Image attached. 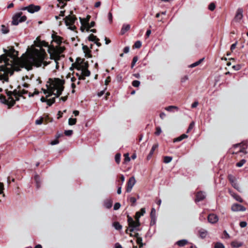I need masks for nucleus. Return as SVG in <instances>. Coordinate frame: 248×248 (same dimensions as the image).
Masks as SVG:
<instances>
[{"label":"nucleus","instance_id":"obj_1","mask_svg":"<svg viewBox=\"0 0 248 248\" xmlns=\"http://www.w3.org/2000/svg\"><path fill=\"white\" fill-rule=\"evenodd\" d=\"M8 49L3 48L4 54L0 56V63L4 62L3 66H5L7 70H12L13 71H19L21 70L20 62L18 60V52L15 50L14 46L8 47Z\"/></svg>","mask_w":248,"mask_h":248},{"label":"nucleus","instance_id":"obj_2","mask_svg":"<svg viewBox=\"0 0 248 248\" xmlns=\"http://www.w3.org/2000/svg\"><path fill=\"white\" fill-rule=\"evenodd\" d=\"M34 43L35 46L40 47V49L34 48L31 56V58L33 60L34 64L37 67L41 66L42 63L44 64V66H46L50 63V62L44 61L46 59L47 55L43 47H48L49 48L50 46H49L47 42L45 41H41L39 37L37 38Z\"/></svg>","mask_w":248,"mask_h":248},{"label":"nucleus","instance_id":"obj_3","mask_svg":"<svg viewBox=\"0 0 248 248\" xmlns=\"http://www.w3.org/2000/svg\"><path fill=\"white\" fill-rule=\"evenodd\" d=\"M60 50H58L54 46L50 45L49 48L48 49V52L50 54V58L51 60H54L56 63V68L58 69L59 67L58 61L60 60L61 53L62 52L63 48L59 47Z\"/></svg>","mask_w":248,"mask_h":248},{"label":"nucleus","instance_id":"obj_4","mask_svg":"<svg viewBox=\"0 0 248 248\" xmlns=\"http://www.w3.org/2000/svg\"><path fill=\"white\" fill-rule=\"evenodd\" d=\"M127 222L128 225V228H127L125 232L126 233H128V232L129 231L130 232H134V228L140 226V219H135L134 220L133 218L127 215Z\"/></svg>","mask_w":248,"mask_h":248},{"label":"nucleus","instance_id":"obj_5","mask_svg":"<svg viewBox=\"0 0 248 248\" xmlns=\"http://www.w3.org/2000/svg\"><path fill=\"white\" fill-rule=\"evenodd\" d=\"M6 69L5 66L3 65L0 66V80H3L8 82L9 81V76H12L13 71L12 70H7L6 71Z\"/></svg>","mask_w":248,"mask_h":248},{"label":"nucleus","instance_id":"obj_6","mask_svg":"<svg viewBox=\"0 0 248 248\" xmlns=\"http://www.w3.org/2000/svg\"><path fill=\"white\" fill-rule=\"evenodd\" d=\"M49 82L51 85L53 86L52 88L54 91L55 89L60 90L63 89L64 90V87L63 85L65 83V81L63 79H61L59 78H49Z\"/></svg>","mask_w":248,"mask_h":248},{"label":"nucleus","instance_id":"obj_7","mask_svg":"<svg viewBox=\"0 0 248 248\" xmlns=\"http://www.w3.org/2000/svg\"><path fill=\"white\" fill-rule=\"evenodd\" d=\"M23 13L22 12H18L13 17L12 24L14 25H17L19 23L23 22L27 20V16H23Z\"/></svg>","mask_w":248,"mask_h":248},{"label":"nucleus","instance_id":"obj_8","mask_svg":"<svg viewBox=\"0 0 248 248\" xmlns=\"http://www.w3.org/2000/svg\"><path fill=\"white\" fill-rule=\"evenodd\" d=\"M23 13L22 12H18L13 17L12 24L14 25H17L19 23L23 22L27 20V16H23Z\"/></svg>","mask_w":248,"mask_h":248},{"label":"nucleus","instance_id":"obj_9","mask_svg":"<svg viewBox=\"0 0 248 248\" xmlns=\"http://www.w3.org/2000/svg\"><path fill=\"white\" fill-rule=\"evenodd\" d=\"M65 23L66 26H72L74 24L75 21L77 18L75 15H73V12L70 11V14L66 16L65 18Z\"/></svg>","mask_w":248,"mask_h":248},{"label":"nucleus","instance_id":"obj_10","mask_svg":"<svg viewBox=\"0 0 248 248\" xmlns=\"http://www.w3.org/2000/svg\"><path fill=\"white\" fill-rule=\"evenodd\" d=\"M31 60V62L28 60H25L20 62V67L22 68H25L28 71L31 70L32 69V66L34 65L36 67V66L34 64L33 60L30 58Z\"/></svg>","mask_w":248,"mask_h":248},{"label":"nucleus","instance_id":"obj_11","mask_svg":"<svg viewBox=\"0 0 248 248\" xmlns=\"http://www.w3.org/2000/svg\"><path fill=\"white\" fill-rule=\"evenodd\" d=\"M135 183H136V180H135L134 177H133V176L131 177L129 179L128 181L127 182V184H126V191L127 192H130L131 191L132 188L133 186H134V185H135Z\"/></svg>","mask_w":248,"mask_h":248},{"label":"nucleus","instance_id":"obj_12","mask_svg":"<svg viewBox=\"0 0 248 248\" xmlns=\"http://www.w3.org/2000/svg\"><path fill=\"white\" fill-rule=\"evenodd\" d=\"M91 16L87 15V16H86V18H82L80 17L79 18L81 24L82 25V26L81 27V30L82 31H84V27L86 25H89V22L91 19Z\"/></svg>","mask_w":248,"mask_h":248},{"label":"nucleus","instance_id":"obj_13","mask_svg":"<svg viewBox=\"0 0 248 248\" xmlns=\"http://www.w3.org/2000/svg\"><path fill=\"white\" fill-rule=\"evenodd\" d=\"M207 219L210 223L215 224L218 221V217L217 215L214 214H210L208 216Z\"/></svg>","mask_w":248,"mask_h":248},{"label":"nucleus","instance_id":"obj_14","mask_svg":"<svg viewBox=\"0 0 248 248\" xmlns=\"http://www.w3.org/2000/svg\"><path fill=\"white\" fill-rule=\"evenodd\" d=\"M231 209L233 211L235 212L244 211L246 210V208L244 206L238 203L233 204L232 206Z\"/></svg>","mask_w":248,"mask_h":248},{"label":"nucleus","instance_id":"obj_15","mask_svg":"<svg viewBox=\"0 0 248 248\" xmlns=\"http://www.w3.org/2000/svg\"><path fill=\"white\" fill-rule=\"evenodd\" d=\"M205 198L204 193L202 191L198 192L196 194V199L195 201L196 202L202 201Z\"/></svg>","mask_w":248,"mask_h":248},{"label":"nucleus","instance_id":"obj_16","mask_svg":"<svg viewBox=\"0 0 248 248\" xmlns=\"http://www.w3.org/2000/svg\"><path fill=\"white\" fill-rule=\"evenodd\" d=\"M82 49L85 53V56L86 58H92V55L91 54V50L89 47L87 46L82 44Z\"/></svg>","mask_w":248,"mask_h":248},{"label":"nucleus","instance_id":"obj_17","mask_svg":"<svg viewBox=\"0 0 248 248\" xmlns=\"http://www.w3.org/2000/svg\"><path fill=\"white\" fill-rule=\"evenodd\" d=\"M29 7L30 8H28V11L30 13H33L35 12H38L41 9L40 6L34 5L33 4L29 5Z\"/></svg>","mask_w":248,"mask_h":248},{"label":"nucleus","instance_id":"obj_18","mask_svg":"<svg viewBox=\"0 0 248 248\" xmlns=\"http://www.w3.org/2000/svg\"><path fill=\"white\" fill-rule=\"evenodd\" d=\"M52 41L56 42L59 45H60L62 44L63 40V38L62 37L54 33L52 34Z\"/></svg>","mask_w":248,"mask_h":248},{"label":"nucleus","instance_id":"obj_19","mask_svg":"<svg viewBox=\"0 0 248 248\" xmlns=\"http://www.w3.org/2000/svg\"><path fill=\"white\" fill-rule=\"evenodd\" d=\"M85 61V59L80 58H78L75 63L72 64V66L78 70V68L79 67L82 63Z\"/></svg>","mask_w":248,"mask_h":248},{"label":"nucleus","instance_id":"obj_20","mask_svg":"<svg viewBox=\"0 0 248 248\" xmlns=\"http://www.w3.org/2000/svg\"><path fill=\"white\" fill-rule=\"evenodd\" d=\"M243 9L242 8H238L237 10L236 15L235 16V19L236 21H240L243 17Z\"/></svg>","mask_w":248,"mask_h":248},{"label":"nucleus","instance_id":"obj_21","mask_svg":"<svg viewBox=\"0 0 248 248\" xmlns=\"http://www.w3.org/2000/svg\"><path fill=\"white\" fill-rule=\"evenodd\" d=\"M7 96H8V99H7L8 103L6 105L8 106V108H10L15 105L16 104V100H15L14 98L12 97V95Z\"/></svg>","mask_w":248,"mask_h":248},{"label":"nucleus","instance_id":"obj_22","mask_svg":"<svg viewBox=\"0 0 248 248\" xmlns=\"http://www.w3.org/2000/svg\"><path fill=\"white\" fill-rule=\"evenodd\" d=\"M5 91L7 95H12L15 96H19L20 91H18L17 89H15L13 91H9L7 89H6Z\"/></svg>","mask_w":248,"mask_h":248},{"label":"nucleus","instance_id":"obj_23","mask_svg":"<svg viewBox=\"0 0 248 248\" xmlns=\"http://www.w3.org/2000/svg\"><path fill=\"white\" fill-rule=\"evenodd\" d=\"M158 145L157 143L153 145L149 155H148V156L147 157V160L150 159V158L152 157L153 155L154 154L155 151L158 148Z\"/></svg>","mask_w":248,"mask_h":248},{"label":"nucleus","instance_id":"obj_24","mask_svg":"<svg viewBox=\"0 0 248 248\" xmlns=\"http://www.w3.org/2000/svg\"><path fill=\"white\" fill-rule=\"evenodd\" d=\"M145 213V209L142 208L140 211L137 212L135 216V219H140L141 216H143Z\"/></svg>","mask_w":248,"mask_h":248},{"label":"nucleus","instance_id":"obj_25","mask_svg":"<svg viewBox=\"0 0 248 248\" xmlns=\"http://www.w3.org/2000/svg\"><path fill=\"white\" fill-rule=\"evenodd\" d=\"M113 201L111 199H107L104 201V206L106 208L109 209L112 206Z\"/></svg>","mask_w":248,"mask_h":248},{"label":"nucleus","instance_id":"obj_26","mask_svg":"<svg viewBox=\"0 0 248 248\" xmlns=\"http://www.w3.org/2000/svg\"><path fill=\"white\" fill-rule=\"evenodd\" d=\"M130 29V25L129 24L123 25L121 31V34L122 35L124 34L126 31H129Z\"/></svg>","mask_w":248,"mask_h":248},{"label":"nucleus","instance_id":"obj_27","mask_svg":"<svg viewBox=\"0 0 248 248\" xmlns=\"http://www.w3.org/2000/svg\"><path fill=\"white\" fill-rule=\"evenodd\" d=\"M198 232L200 237L202 239L205 238L208 233L207 231L203 229L199 230Z\"/></svg>","mask_w":248,"mask_h":248},{"label":"nucleus","instance_id":"obj_28","mask_svg":"<svg viewBox=\"0 0 248 248\" xmlns=\"http://www.w3.org/2000/svg\"><path fill=\"white\" fill-rule=\"evenodd\" d=\"M89 67V63L88 62L85 61L82 63L79 67L78 68V70L88 69Z\"/></svg>","mask_w":248,"mask_h":248},{"label":"nucleus","instance_id":"obj_29","mask_svg":"<svg viewBox=\"0 0 248 248\" xmlns=\"http://www.w3.org/2000/svg\"><path fill=\"white\" fill-rule=\"evenodd\" d=\"M70 0H57L59 2V4H58L57 6L60 7L61 9H63L66 5V2Z\"/></svg>","mask_w":248,"mask_h":248},{"label":"nucleus","instance_id":"obj_30","mask_svg":"<svg viewBox=\"0 0 248 248\" xmlns=\"http://www.w3.org/2000/svg\"><path fill=\"white\" fill-rule=\"evenodd\" d=\"M188 136L185 134L181 135L180 136L173 139V142H179L183 140L186 139Z\"/></svg>","mask_w":248,"mask_h":248},{"label":"nucleus","instance_id":"obj_31","mask_svg":"<svg viewBox=\"0 0 248 248\" xmlns=\"http://www.w3.org/2000/svg\"><path fill=\"white\" fill-rule=\"evenodd\" d=\"M242 245L243 243L237 241H233L231 243V246L232 248H239L242 246Z\"/></svg>","mask_w":248,"mask_h":248},{"label":"nucleus","instance_id":"obj_32","mask_svg":"<svg viewBox=\"0 0 248 248\" xmlns=\"http://www.w3.org/2000/svg\"><path fill=\"white\" fill-rule=\"evenodd\" d=\"M229 193L233 196V197L236 201H237L238 202H243V200L239 195H238L236 194L233 193H232L231 190H229Z\"/></svg>","mask_w":248,"mask_h":248},{"label":"nucleus","instance_id":"obj_33","mask_svg":"<svg viewBox=\"0 0 248 248\" xmlns=\"http://www.w3.org/2000/svg\"><path fill=\"white\" fill-rule=\"evenodd\" d=\"M187 244H188V241L185 239L179 240L176 242V244L179 247H184Z\"/></svg>","mask_w":248,"mask_h":248},{"label":"nucleus","instance_id":"obj_34","mask_svg":"<svg viewBox=\"0 0 248 248\" xmlns=\"http://www.w3.org/2000/svg\"><path fill=\"white\" fill-rule=\"evenodd\" d=\"M134 237L136 238V242L137 244L142 243V238L141 237L139 236V234L138 232H136L134 234Z\"/></svg>","mask_w":248,"mask_h":248},{"label":"nucleus","instance_id":"obj_35","mask_svg":"<svg viewBox=\"0 0 248 248\" xmlns=\"http://www.w3.org/2000/svg\"><path fill=\"white\" fill-rule=\"evenodd\" d=\"M95 25V22L94 21H92L90 24L89 23V25H86L84 27V29L85 28L86 29V31H89L90 29L92 28V27H94Z\"/></svg>","mask_w":248,"mask_h":248},{"label":"nucleus","instance_id":"obj_36","mask_svg":"<svg viewBox=\"0 0 248 248\" xmlns=\"http://www.w3.org/2000/svg\"><path fill=\"white\" fill-rule=\"evenodd\" d=\"M113 226L117 230H120L122 228V226L118 222H114L113 223Z\"/></svg>","mask_w":248,"mask_h":248},{"label":"nucleus","instance_id":"obj_37","mask_svg":"<svg viewBox=\"0 0 248 248\" xmlns=\"http://www.w3.org/2000/svg\"><path fill=\"white\" fill-rule=\"evenodd\" d=\"M1 27V31L3 33H7L9 31L8 28L6 26L2 25Z\"/></svg>","mask_w":248,"mask_h":248},{"label":"nucleus","instance_id":"obj_38","mask_svg":"<svg viewBox=\"0 0 248 248\" xmlns=\"http://www.w3.org/2000/svg\"><path fill=\"white\" fill-rule=\"evenodd\" d=\"M81 74L85 77H89L90 76L91 72L88 69L81 70Z\"/></svg>","mask_w":248,"mask_h":248},{"label":"nucleus","instance_id":"obj_39","mask_svg":"<svg viewBox=\"0 0 248 248\" xmlns=\"http://www.w3.org/2000/svg\"><path fill=\"white\" fill-rule=\"evenodd\" d=\"M55 102V97L51 99H47L46 103L48 106H51Z\"/></svg>","mask_w":248,"mask_h":248},{"label":"nucleus","instance_id":"obj_40","mask_svg":"<svg viewBox=\"0 0 248 248\" xmlns=\"http://www.w3.org/2000/svg\"><path fill=\"white\" fill-rule=\"evenodd\" d=\"M203 60H204L203 58L201 59L198 61L191 64L190 67H196V66L199 65L201 63V62L203 61Z\"/></svg>","mask_w":248,"mask_h":248},{"label":"nucleus","instance_id":"obj_41","mask_svg":"<svg viewBox=\"0 0 248 248\" xmlns=\"http://www.w3.org/2000/svg\"><path fill=\"white\" fill-rule=\"evenodd\" d=\"M88 38L89 41L93 42H95L98 39V38L96 36L94 35L93 34H91L88 36Z\"/></svg>","mask_w":248,"mask_h":248},{"label":"nucleus","instance_id":"obj_42","mask_svg":"<svg viewBox=\"0 0 248 248\" xmlns=\"http://www.w3.org/2000/svg\"><path fill=\"white\" fill-rule=\"evenodd\" d=\"M77 119L70 118L68 120V124L70 125H73L76 124Z\"/></svg>","mask_w":248,"mask_h":248},{"label":"nucleus","instance_id":"obj_43","mask_svg":"<svg viewBox=\"0 0 248 248\" xmlns=\"http://www.w3.org/2000/svg\"><path fill=\"white\" fill-rule=\"evenodd\" d=\"M55 90H57L56 91V93H55L54 92V93L53 94L55 95V97H59L62 93V91H63V89H61L60 90H59V89H55Z\"/></svg>","mask_w":248,"mask_h":248},{"label":"nucleus","instance_id":"obj_44","mask_svg":"<svg viewBox=\"0 0 248 248\" xmlns=\"http://www.w3.org/2000/svg\"><path fill=\"white\" fill-rule=\"evenodd\" d=\"M172 157L169 156H165L164 157L163 161L165 163H169L172 160Z\"/></svg>","mask_w":248,"mask_h":248},{"label":"nucleus","instance_id":"obj_45","mask_svg":"<svg viewBox=\"0 0 248 248\" xmlns=\"http://www.w3.org/2000/svg\"><path fill=\"white\" fill-rule=\"evenodd\" d=\"M0 100L3 104L6 105L8 103V101H7L6 97L3 94L0 95Z\"/></svg>","mask_w":248,"mask_h":248},{"label":"nucleus","instance_id":"obj_46","mask_svg":"<svg viewBox=\"0 0 248 248\" xmlns=\"http://www.w3.org/2000/svg\"><path fill=\"white\" fill-rule=\"evenodd\" d=\"M246 162V160L244 159L241 160L239 162L236 164L237 167H241Z\"/></svg>","mask_w":248,"mask_h":248},{"label":"nucleus","instance_id":"obj_47","mask_svg":"<svg viewBox=\"0 0 248 248\" xmlns=\"http://www.w3.org/2000/svg\"><path fill=\"white\" fill-rule=\"evenodd\" d=\"M138 60V57L137 56H135L133 57L132 63H131V68H133L134 67V66L135 65V63L137 62Z\"/></svg>","mask_w":248,"mask_h":248},{"label":"nucleus","instance_id":"obj_48","mask_svg":"<svg viewBox=\"0 0 248 248\" xmlns=\"http://www.w3.org/2000/svg\"><path fill=\"white\" fill-rule=\"evenodd\" d=\"M141 46V42L140 41H137L135 43L133 47L136 48H140Z\"/></svg>","mask_w":248,"mask_h":248},{"label":"nucleus","instance_id":"obj_49","mask_svg":"<svg viewBox=\"0 0 248 248\" xmlns=\"http://www.w3.org/2000/svg\"><path fill=\"white\" fill-rule=\"evenodd\" d=\"M214 248H225V247L222 243L217 242L215 244Z\"/></svg>","mask_w":248,"mask_h":248},{"label":"nucleus","instance_id":"obj_50","mask_svg":"<svg viewBox=\"0 0 248 248\" xmlns=\"http://www.w3.org/2000/svg\"><path fill=\"white\" fill-rule=\"evenodd\" d=\"M155 210L154 208H152L150 213L151 218L153 220L155 218Z\"/></svg>","mask_w":248,"mask_h":248},{"label":"nucleus","instance_id":"obj_51","mask_svg":"<svg viewBox=\"0 0 248 248\" xmlns=\"http://www.w3.org/2000/svg\"><path fill=\"white\" fill-rule=\"evenodd\" d=\"M172 109H176L177 110L178 109V108L176 106H170L168 107H166L165 108V109L167 111H170L172 110Z\"/></svg>","mask_w":248,"mask_h":248},{"label":"nucleus","instance_id":"obj_52","mask_svg":"<svg viewBox=\"0 0 248 248\" xmlns=\"http://www.w3.org/2000/svg\"><path fill=\"white\" fill-rule=\"evenodd\" d=\"M228 179L231 183H233L234 181H236L235 177L231 174H229L228 176Z\"/></svg>","mask_w":248,"mask_h":248},{"label":"nucleus","instance_id":"obj_53","mask_svg":"<svg viewBox=\"0 0 248 248\" xmlns=\"http://www.w3.org/2000/svg\"><path fill=\"white\" fill-rule=\"evenodd\" d=\"M115 160L117 164H119L121 160V155L120 154H117L115 155Z\"/></svg>","mask_w":248,"mask_h":248},{"label":"nucleus","instance_id":"obj_54","mask_svg":"<svg viewBox=\"0 0 248 248\" xmlns=\"http://www.w3.org/2000/svg\"><path fill=\"white\" fill-rule=\"evenodd\" d=\"M194 122H192L189 125L188 129H187L186 133H189L194 127Z\"/></svg>","mask_w":248,"mask_h":248},{"label":"nucleus","instance_id":"obj_55","mask_svg":"<svg viewBox=\"0 0 248 248\" xmlns=\"http://www.w3.org/2000/svg\"><path fill=\"white\" fill-rule=\"evenodd\" d=\"M129 201H130V202L131 203V205L133 206H135V203L137 201L135 197H132L130 198Z\"/></svg>","mask_w":248,"mask_h":248},{"label":"nucleus","instance_id":"obj_56","mask_svg":"<svg viewBox=\"0 0 248 248\" xmlns=\"http://www.w3.org/2000/svg\"><path fill=\"white\" fill-rule=\"evenodd\" d=\"M140 82L139 80H134L132 82V85L135 87H138L140 85Z\"/></svg>","mask_w":248,"mask_h":248},{"label":"nucleus","instance_id":"obj_57","mask_svg":"<svg viewBox=\"0 0 248 248\" xmlns=\"http://www.w3.org/2000/svg\"><path fill=\"white\" fill-rule=\"evenodd\" d=\"M161 132L162 131L161 128L159 126H157L155 128V134L156 136H159L161 134Z\"/></svg>","mask_w":248,"mask_h":248},{"label":"nucleus","instance_id":"obj_58","mask_svg":"<svg viewBox=\"0 0 248 248\" xmlns=\"http://www.w3.org/2000/svg\"><path fill=\"white\" fill-rule=\"evenodd\" d=\"M55 91L52 88L51 89H49L48 93H47V94L46 95V98L47 99L48 97L51 96L53 94L54 92Z\"/></svg>","mask_w":248,"mask_h":248},{"label":"nucleus","instance_id":"obj_59","mask_svg":"<svg viewBox=\"0 0 248 248\" xmlns=\"http://www.w3.org/2000/svg\"><path fill=\"white\" fill-rule=\"evenodd\" d=\"M216 5L215 3L213 2L211 3L208 6V9L212 11H214Z\"/></svg>","mask_w":248,"mask_h":248},{"label":"nucleus","instance_id":"obj_60","mask_svg":"<svg viewBox=\"0 0 248 248\" xmlns=\"http://www.w3.org/2000/svg\"><path fill=\"white\" fill-rule=\"evenodd\" d=\"M73 133V131L72 130H68L64 131V134L67 136H71Z\"/></svg>","mask_w":248,"mask_h":248},{"label":"nucleus","instance_id":"obj_61","mask_svg":"<svg viewBox=\"0 0 248 248\" xmlns=\"http://www.w3.org/2000/svg\"><path fill=\"white\" fill-rule=\"evenodd\" d=\"M39 176L38 175H36L34 177V179L36 181V187L37 188H39L40 186V183L38 181V179H39Z\"/></svg>","mask_w":248,"mask_h":248},{"label":"nucleus","instance_id":"obj_62","mask_svg":"<svg viewBox=\"0 0 248 248\" xmlns=\"http://www.w3.org/2000/svg\"><path fill=\"white\" fill-rule=\"evenodd\" d=\"M242 67V66L241 64H237L235 65H233L232 68L236 71L239 70Z\"/></svg>","mask_w":248,"mask_h":248},{"label":"nucleus","instance_id":"obj_63","mask_svg":"<svg viewBox=\"0 0 248 248\" xmlns=\"http://www.w3.org/2000/svg\"><path fill=\"white\" fill-rule=\"evenodd\" d=\"M121 206V204L119 202H116L115 203L114 205L113 209L115 210H117L120 208Z\"/></svg>","mask_w":248,"mask_h":248},{"label":"nucleus","instance_id":"obj_64","mask_svg":"<svg viewBox=\"0 0 248 248\" xmlns=\"http://www.w3.org/2000/svg\"><path fill=\"white\" fill-rule=\"evenodd\" d=\"M44 121V118L41 117L40 119L36 120L35 124H41L43 123Z\"/></svg>","mask_w":248,"mask_h":248}]
</instances>
